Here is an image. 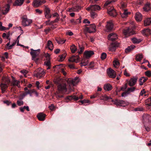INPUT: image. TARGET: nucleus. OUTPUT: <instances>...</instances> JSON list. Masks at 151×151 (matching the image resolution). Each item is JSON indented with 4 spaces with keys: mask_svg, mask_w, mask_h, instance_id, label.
Returning a JSON list of instances; mask_svg holds the SVG:
<instances>
[{
    "mask_svg": "<svg viewBox=\"0 0 151 151\" xmlns=\"http://www.w3.org/2000/svg\"><path fill=\"white\" fill-rule=\"evenodd\" d=\"M32 22V19H28L26 16H23L22 18V24L24 27L29 26Z\"/></svg>",
    "mask_w": 151,
    "mask_h": 151,
    "instance_id": "nucleus-1",
    "label": "nucleus"
},
{
    "mask_svg": "<svg viewBox=\"0 0 151 151\" xmlns=\"http://www.w3.org/2000/svg\"><path fill=\"white\" fill-rule=\"evenodd\" d=\"M85 30L89 33H92L95 32L96 31V27L95 24H92L88 27H85Z\"/></svg>",
    "mask_w": 151,
    "mask_h": 151,
    "instance_id": "nucleus-2",
    "label": "nucleus"
},
{
    "mask_svg": "<svg viewBox=\"0 0 151 151\" xmlns=\"http://www.w3.org/2000/svg\"><path fill=\"white\" fill-rule=\"evenodd\" d=\"M138 79L137 77H133L129 80H127V81L128 85L130 86H134L137 83Z\"/></svg>",
    "mask_w": 151,
    "mask_h": 151,
    "instance_id": "nucleus-3",
    "label": "nucleus"
},
{
    "mask_svg": "<svg viewBox=\"0 0 151 151\" xmlns=\"http://www.w3.org/2000/svg\"><path fill=\"white\" fill-rule=\"evenodd\" d=\"M114 103L117 106H125L128 104V102L122 100H116Z\"/></svg>",
    "mask_w": 151,
    "mask_h": 151,
    "instance_id": "nucleus-4",
    "label": "nucleus"
},
{
    "mask_svg": "<svg viewBox=\"0 0 151 151\" xmlns=\"http://www.w3.org/2000/svg\"><path fill=\"white\" fill-rule=\"evenodd\" d=\"M144 124H149L151 126V116L148 114H145L143 116Z\"/></svg>",
    "mask_w": 151,
    "mask_h": 151,
    "instance_id": "nucleus-5",
    "label": "nucleus"
},
{
    "mask_svg": "<svg viewBox=\"0 0 151 151\" xmlns=\"http://www.w3.org/2000/svg\"><path fill=\"white\" fill-rule=\"evenodd\" d=\"M66 86L65 84H59L58 86V91L62 93H65L67 90Z\"/></svg>",
    "mask_w": 151,
    "mask_h": 151,
    "instance_id": "nucleus-6",
    "label": "nucleus"
},
{
    "mask_svg": "<svg viewBox=\"0 0 151 151\" xmlns=\"http://www.w3.org/2000/svg\"><path fill=\"white\" fill-rule=\"evenodd\" d=\"M37 72L34 74V76L38 78H40L42 77L45 73L44 70L41 68H38L37 70Z\"/></svg>",
    "mask_w": 151,
    "mask_h": 151,
    "instance_id": "nucleus-7",
    "label": "nucleus"
},
{
    "mask_svg": "<svg viewBox=\"0 0 151 151\" xmlns=\"http://www.w3.org/2000/svg\"><path fill=\"white\" fill-rule=\"evenodd\" d=\"M45 2L46 1L45 0H34L33 5L34 7H37Z\"/></svg>",
    "mask_w": 151,
    "mask_h": 151,
    "instance_id": "nucleus-8",
    "label": "nucleus"
},
{
    "mask_svg": "<svg viewBox=\"0 0 151 151\" xmlns=\"http://www.w3.org/2000/svg\"><path fill=\"white\" fill-rule=\"evenodd\" d=\"M107 12L110 16L113 17H115L117 15V13L113 7L110 8L108 9Z\"/></svg>",
    "mask_w": 151,
    "mask_h": 151,
    "instance_id": "nucleus-9",
    "label": "nucleus"
},
{
    "mask_svg": "<svg viewBox=\"0 0 151 151\" xmlns=\"http://www.w3.org/2000/svg\"><path fill=\"white\" fill-rule=\"evenodd\" d=\"M30 50L31 51L30 53L32 57V59H34L38 55L40 52V49L34 50L33 49H31Z\"/></svg>",
    "mask_w": 151,
    "mask_h": 151,
    "instance_id": "nucleus-10",
    "label": "nucleus"
},
{
    "mask_svg": "<svg viewBox=\"0 0 151 151\" xmlns=\"http://www.w3.org/2000/svg\"><path fill=\"white\" fill-rule=\"evenodd\" d=\"M123 33L125 35L127 36H129L134 34V32L132 29L129 28L124 29L123 31Z\"/></svg>",
    "mask_w": 151,
    "mask_h": 151,
    "instance_id": "nucleus-11",
    "label": "nucleus"
},
{
    "mask_svg": "<svg viewBox=\"0 0 151 151\" xmlns=\"http://www.w3.org/2000/svg\"><path fill=\"white\" fill-rule=\"evenodd\" d=\"M107 73L108 76L110 78H114L116 77V73L113 69L109 68L107 70Z\"/></svg>",
    "mask_w": 151,
    "mask_h": 151,
    "instance_id": "nucleus-12",
    "label": "nucleus"
},
{
    "mask_svg": "<svg viewBox=\"0 0 151 151\" xmlns=\"http://www.w3.org/2000/svg\"><path fill=\"white\" fill-rule=\"evenodd\" d=\"M113 25L112 21H110L108 22L106 26V31L108 32L110 31L113 28Z\"/></svg>",
    "mask_w": 151,
    "mask_h": 151,
    "instance_id": "nucleus-13",
    "label": "nucleus"
},
{
    "mask_svg": "<svg viewBox=\"0 0 151 151\" xmlns=\"http://www.w3.org/2000/svg\"><path fill=\"white\" fill-rule=\"evenodd\" d=\"M50 10L47 6H45V15L46 18L49 19L51 17V14H50Z\"/></svg>",
    "mask_w": 151,
    "mask_h": 151,
    "instance_id": "nucleus-14",
    "label": "nucleus"
},
{
    "mask_svg": "<svg viewBox=\"0 0 151 151\" xmlns=\"http://www.w3.org/2000/svg\"><path fill=\"white\" fill-rule=\"evenodd\" d=\"M108 37L109 40L111 41H114L118 38L117 35L114 33H112L109 34Z\"/></svg>",
    "mask_w": 151,
    "mask_h": 151,
    "instance_id": "nucleus-15",
    "label": "nucleus"
},
{
    "mask_svg": "<svg viewBox=\"0 0 151 151\" xmlns=\"http://www.w3.org/2000/svg\"><path fill=\"white\" fill-rule=\"evenodd\" d=\"M94 54L93 51H85L84 53V57L87 58H90Z\"/></svg>",
    "mask_w": 151,
    "mask_h": 151,
    "instance_id": "nucleus-16",
    "label": "nucleus"
},
{
    "mask_svg": "<svg viewBox=\"0 0 151 151\" xmlns=\"http://www.w3.org/2000/svg\"><path fill=\"white\" fill-rule=\"evenodd\" d=\"M79 57L78 56H73L69 60V61L70 62H75L77 63L79 60Z\"/></svg>",
    "mask_w": 151,
    "mask_h": 151,
    "instance_id": "nucleus-17",
    "label": "nucleus"
},
{
    "mask_svg": "<svg viewBox=\"0 0 151 151\" xmlns=\"http://www.w3.org/2000/svg\"><path fill=\"white\" fill-rule=\"evenodd\" d=\"M0 86L1 90L2 93H4L7 89L8 86L6 83H4L2 82L1 83Z\"/></svg>",
    "mask_w": 151,
    "mask_h": 151,
    "instance_id": "nucleus-18",
    "label": "nucleus"
},
{
    "mask_svg": "<svg viewBox=\"0 0 151 151\" xmlns=\"http://www.w3.org/2000/svg\"><path fill=\"white\" fill-rule=\"evenodd\" d=\"M135 19L137 22L141 21L142 19V14L139 12H137L135 14Z\"/></svg>",
    "mask_w": 151,
    "mask_h": 151,
    "instance_id": "nucleus-19",
    "label": "nucleus"
},
{
    "mask_svg": "<svg viewBox=\"0 0 151 151\" xmlns=\"http://www.w3.org/2000/svg\"><path fill=\"white\" fill-rule=\"evenodd\" d=\"M81 6H76L74 7L69 9V11L70 12H78L81 9Z\"/></svg>",
    "mask_w": 151,
    "mask_h": 151,
    "instance_id": "nucleus-20",
    "label": "nucleus"
},
{
    "mask_svg": "<svg viewBox=\"0 0 151 151\" xmlns=\"http://www.w3.org/2000/svg\"><path fill=\"white\" fill-rule=\"evenodd\" d=\"M45 115L42 113H40L37 115V117L38 119L40 121H44L45 120Z\"/></svg>",
    "mask_w": 151,
    "mask_h": 151,
    "instance_id": "nucleus-21",
    "label": "nucleus"
},
{
    "mask_svg": "<svg viewBox=\"0 0 151 151\" xmlns=\"http://www.w3.org/2000/svg\"><path fill=\"white\" fill-rule=\"evenodd\" d=\"M118 46V45H117L116 43H113L111 45L109 50L112 51H114L116 50V47Z\"/></svg>",
    "mask_w": 151,
    "mask_h": 151,
    "instance_id": "nucleus-22",
    "label": "nucleus"
},
{
    "mask_svg": "<svg viewBox=\"0 0 151 151\" xmlns=\"http://www.w3.org/2000/svg\"><path fill=\"white\" fill-rule=\"evenodd\" d=\"M19 83L20 82L19 81L14 79L12 82L11 85L14 86H17L19 87L20 86Z\"/></svg>",
    "mask_w": 151,
    "mask_h": 151,
    "instance_id": "nucleus-23",
    "label": "nucleus"
},
{
    "mask_svg": "<svg viewBox=\"0 0 151 151\" xmlns=\"http://www.w3.org/2000/svg\"><path fill=\"white\" fill-rule=\"evenodd\" d=\"M70 82L73 86H75L79 82L78 77H76L74 79L71 80Z\"/></svg>",
    "mask_w": 151,
    "mask_h": 151,
    "instance_id": "nucleus-24",
    "label": "nucleus"
},
{
    "mask_svg": "<svg viewBox=\"0 0 151 151\" xmlns=\"http://www.w3.org/2000/svg\"><path fill=\"white\" fill-rule=\"evenodd\" d=\"M24 0H16L15 2L13 4L14 6H20L23 3Z\"/></svg>",
    "mask_w": 151,
    "mask_h": 151,
    "instance_id": "nucleus-25",
    "label": "nucleus"
},
{
    "mask_svg": "<svg viewBox=\"0 0 151 151\" xmlns=\"http://www.w3.org/2000/svg\"><path fill=\"white\" fill-rule=\"evenodd\" d=\"M112 86L109 84H106L104 85V89L106 91H109L112 89Z\"/></svg>",
    "mask_w": 151,
    "mask_h": 151,
    "instance_id": "nucleus-26",
    "label": "nucleus"
},
{
    "mask_svg": "<svg viewBox=\"0 0 151 151\" xmlns=\"http://www.w3.org/2000/svg\"><path fill=\"white\" fill-rule=\"evenodd\" d=\"M47 47L51 51L53 49V45L51 41L48 40V41Z\"/></svg>",
    "mask_w": 151,
    "mask_h": 151,
    "instance_id": "nucleus-27",
    "label": "nucleus"
},
{
    "mask_svg": "<svg viewBox=\"0 0 151 151\" xmlns=\"http://www.w3.org/2000/svg\"><path fill=\"white\" fill-rule=\"evenodd\" d=\"M2 81L3 83H6L7 85L10 82V80L7 77H3L2 79Z\"/></svg>",
    "mask_w": 151,
    "mask_h": 151,
    "instance_id": "nucleus-28",
    "label": "nucleus"
},
{
    "mask_svg": "<svg viewBox=\"0 0 151 151\" xmlns=\"http://www.w3.org/2000/svg\"><path fill=\"white\" fill-rule=\"evenodd\" d=\"M151 24V18H147L144 21V24L145 26L149 25Z\"/></svg>",
    "mask_w": 151,
    "mask_h": 151,
    "instance_id": "nucleus-29",
    "label": "nucleus"
},
{
    "mask_svg": "<svg viewBox=\"0 0 151 151\" xmlns=\"http://www.w3.org/2000/svg\"><path fill=\"white\" fill-rule=\"evenodd\" d=\"M101 9L100 7L97 5H91V11H96L99 10Z\"/></svg>",
    "mask_w": 151,
    "mask_h": 151,
    "instance_id": "nucleus-30",
    "label": "nucleus"
},
{
    "mask_svg": "<svg viewBox=\"0 0 151 151\" xmlns=\"http://www.w3.org/2000/svg\"><path fill=\"white\" fill-rule=\"evenodd\" d=\"M150 3L147 2L145 5L143 7V9L146 12L150 10Z\"/></svg>",
    "mask_w": 151,
    "mask_h": 151,
    "instance_id": "nucleus-31",
    "label": "nucleus"
},
{
    "mask_svg": "<svg viewBox=\"0 0 151 151\" xmlns=\"http://www.w3.org/2000/svg\"><path fill=\"white\" fill-rule=\"evenodd\" d=\"M135 47V46L134 45H131L130 46L128 47L127 48L125 49V52L127 53H128L133 50Z\"/></svg>",
    "mask_w": 151,
    "mask_h": 151,
    "instance_id": "nucleus-32",
    "label": "nucleus"
},
{
    "mask_svg": "<svg viewBox=\"0 0 151 151\" xmlns=\"http://www.w3.org/2000/svg\"><path fill=\"white\" fill-rule=\"evenodd\" d=\"M142 33L143 35H148L151 34V31L149 29L147 28L143 30Z\"/></svg>",
    "mask_w": 151,
    "mask_h": 151,
    "instance_id": "nucleus-33",
    "label": "nucleus"
},
{
    "mask_svg": "<svg viewBox=\"0 0 151 151\" xmlns=\"http://www.w3.org/2000/svg\"><path fill=\"white\" fill-rule=\"evenodd\" d=\"M131 87L128 88L127 91L129 94L130 93L134 92L136 89V87H135L131 86Z\"/></svg>",
    "mask_w": 151,
    "mask_h": 151,
    "instance_id": "nucleus-34",
    "label": "nucleus"
},
{
    "mask_svg": "<svg viewBox=\"0 0 151 151\" xmlns=\"http://www.w3.org/2000/svg\"><path fill=\"white\" fill-rule=\"evenodd\" d=\"M67 99L69 100H71L72 99L74 100L75 101H77L78 100V98L76 97V96H72L67 97L65 99Z\"/></svg>",
    "mask_w": 151,
    "mask_h": 151,
    "instance_id": "nucleus-35",
    "label": "nucleus"
},
{
    "mask_svg": "<svg viewBox=\"0 0 151 151\" xmlns=\"http://www.w3.org/2000/svg\"><path fill=\"white\" fill-rule=\"evenodd\" d=\"M147 80V78L145 77H142L139 80V82H140L139 85H142L143 83L145 82Z\"/></svg>",
    "mask_w": 151,
    "mask_h": 151,
    "instance_id": "nucleus-36",
    "label": "nucleus"
},
{
    "mask_svg": "<svg viewBox=\"0 0 151 151\" xmlns=\"http://www.w3.org/2000/svg\"><path fill=\"white\" fill-rule=\"evenodd\" d=\"M70 49L73 53H75L77 49L76 46L74 45H73L70 46Z\"/></svg>",
    "mask_w": 151,
    "mask_h": 151,
    "instance_id": "nucleus-37",
    "label": "nucleus"
},
{
    "mask_svg": "<svg viewBox=\"0 0 151 151\" xmlns=\"http://www.w3.org/2000/svg\"><path fill=\"white\" fill-rule=\"evenodd\" d=\"M145 104L148 106H151V97L146 99L145 101Z\"/></svg>",
    "mask_w": 151,
    "mask_h": 151,
    "instance_id": "nucleus-38",
    "label": "nucleus"
},
{
    "mask_svg": "<svg viewBox=\"0 0 151 151\" xmlns=\"http://www.w3.org/2000/svg\"><path fill=\"white\" fill-rule=\"evenodd\" d=\"M88 63V60L86 61L84 60V59H82L81 62L80 63V64L81 66H82L86 65Z\"/></svg>",
    "mask_w": 151,
    "mask_h": 151,
    "instance_id": "nucleus-39",
    "label": "nucleus"
},
{
    "mask_svg": "<svg viewBox=\"0 0 151 151\" xmlns=\"http://www.w3.org/2000/svg\"><path fill=\"white\" fill-rule=\"evenodd\" d=\"M132 41L133 43L135 44H138L141 42L140 39H137L135 38L132 39Z\"/></svg>",
    "mask_w": 151,
    "mask_h": 151,
    "instance_id": "nucleus-40",
    "label": "nucleus"
},
{
    "mask_svg": "<svg viewBox=\"0 0 151 151\" xmlns=\"http://www.w3.org/2000/svg\"><path fill=\"white\" fill-rule=\"evenodd\" d=\"M128 14V12L127 10L125 9L124 10L123 13L121 14V16L122 18H124L126 17Z\"/></svg>",
    "mask_w": 151,
    "mask_h": 151,
    "instance_id": "nucleus-41",
    "label": "nucleus"
},
{
    "mask_svg": "<svg viewBox=\"0 0 151 151\" xmlns=\"http://www.w3.org/2000/svg\"><path fill=\"white\" fill-rule=\"evenodd\" d=\"M143 55L142 54H139L136 56V60L137 61H140L143 58Z\"/></svg>",
    "mask_w": 151,
    "mask_h": 151,
    "instance_id": "nucleus-42",
    "label": "nucleus"
},
{
    "mask_svg": "<svg viewBox=\"0 0 151 151\" xmlns=\"http://www.w3.org/2000/svg\"><path fill=\"white\" fill-rule=\"evenodd\" d=\"M144 126L145 127V129L147 131L149 132L150 130V127H151V126L149 124H144Z\"/></svg>",
    "mask_w": 151,
    "mask_h": 151,
    "instance_id": "nucleus-43",
    "label": "nucleus"
},
{
    "mask_svg": "<svg viewBox=\"0 0 151 151\" xmlns=\"http://www.w3.org/2000/svg\"><path fill=\"white\" fill-rule=\"evenodd\" d=\"M34 92V90H28L27 91L25 92V93L23 94L24 96H25L26 95L29 94L30 96H31V94Z\"/></svg>",
    "mask_w": 151,
    "mask_h": 151,
    "instance_id": "nucleus-44",
    "label": "nucleus"
},
{
    "mask_svg": "<svg viewBox=\"0 0 151 151\" xmlns=\"http://www.w3.org/2000/svg\"><path fill=\"white\" fill-rule=\"evenodd\" d=\"M44 64L48 67L47 68V70L50 69V61L48 60L45 61L44 63Z\"/></svg>",
    "mask_w": 151,
    "mask_h": 151,
    "instance_id": "nucleus-45",
    "label": "nucleus"
},
{
    "mask_svg": "<svg viewBox=\"0 0 151 151\" xmlns=\"http://www.w3.org/2000/svg\"><path fill=\"white\" fill-rule=\"evenodd\" d=\"M113 63L114 66L116 68H117L119 65V61L116 60H114L113 62Z\"/></svg>",
    "mask_w": 151,
    "mask_h": 151,
    "instance_id": "nucleus-46",
    "label": "nucleus"
},
{
    "mask_svg": "<svg viewBox=\"0 0 151 151\" xmlns=\"http://www.w3.org/2000/svg\"><path fill=\"white\" fill-rule=\"evenodd\" d=\"M127 83L124 84V85L122 87L120 90H119V91H124L127 88Z\"/></svg>",
    "mask_w": 151,
    "mask_h": 151,
    "instance_id": "nucleus-47",
    "label": "nucleus"
},
{
    "mask_svg": "<svg viewBox=\"0 0 151 151\" xmlns=\"http://www.w3.org/2000/svg\"><path fill=\"white\" fill-rule=\"evenodd\" d=\"M80 50L78 52L79 54H81L82 53L84 50V47L83 46H81L80 45H79Z\"/></svg>",
    "mask_w": 151,
    "mask_h": 151,
    "instance_id": "nucleus-48",
    "label": "nucleus"
},
{
    "mask_svg": "<svg viewBox=\"0 0 151 151\" xmlns=\"http://www.w3.org/2000/svg\"><path fill=\"white\" fill-rule=\"evenodd\" d=\"M145 91L144 89H143L142 90L140 93V96H147V94H145Z\"/></svg>",
    "mask_w": 151,
    "mask_h": 151,
    "instance_id": "nucleus-49",
    "label": "nucleus"
},
{
    "mask_svg": "<svg viewBox=\"0 0 151 151\" xmlns=\"http://www.w3.org/2000/svg\"><path fill=\"white\" fill-rule=\"evenodd\" d=\"M107 55L106 53L103 52L102 53L101 55V60H103L105 59Z\"/></svg>",
    "mask_w": 151,
    "mask_h": 151,
    "instance_id": "nucleus-50",
    "label": "nucleus"
},
{
    "mask_svg": "<svg viewBox=\"0 0 151 151\" xmlns=\"http://www.w3.org/2000/svg\"><path fill=\"white\" fill-rule=\"evenodd\" d=\"M10 42H9L6 45L7 48L9 50L12 49L13 47V46H12V45H10Z\"/></svg>",
    "mask_w": 151,
    "mask_h": 151,
    "instance_id": "nucleus-51",
    "label": "nucleus"
},
{
    "mask_svg": "<svg viewBox=\"0 0 151 151\" xmlns=\"http://www.w3.org/2000/svg\"><path fill=\"white\" fill-rule=\"evenodd\" d=\"M81 17H80L79 18L77 19L75 22H74V24H77L78 23H80L81 22Z\"/></svg>",
    "mask_w": 151,
    "mask_h": 151,
    "instance_id": "nucleus-52",
    "label": "nucleus"
},
{
    "mask_svg": "<svg viewBox=\"0 0 151 151\" xmlns=\"http://www.w3.org/2000/svg\"><path fill=\"white\" fill-rule=\"evenodd\" d=\"M56 41L57 43L59 44H63L65 42V40H56Z\"/></svg>",
    "mask_w": 151,
    "mask_h": 151,
    "instance_id": "nucleus-53",
    "label": "nucleus"
},
{
    "mask_svg": "<svg viewBox=\"0 0 151 151\" xmlns=\"http://www.w3.org/2000/svg\"><path fill=\"white\" fill-rule=\"evenodd\" d=\"M145 75L148 77H150L151 76V71L148 70L145 72Z\"/></svg>",
    "mask_w": 151,
    "mask_h": 151,
    "instance_id": "nucleus-54",
    "label": "nucleus"
},
{
    "mask_svg": "<svg viewBox=\"0 0 151 151\" xmlns=\"http://www.w3.org/2000/svg\"><path fill=\"white\" fill-rule=\"evenodd\" d=\"M20 72L23 74L24 76H25V77H26V75L27 73H28V71L26 70H20Z\"/></svg>",
    "mask_w": 151,
    "mask_h": 151,
    "instance_id": "nucleus-55",
    "label": "nucleus"
},
{
    "mask_svg": "<svg viewBox=\"0 0 151 151\" xmlns=\"http://www.w3.org/2000/svg\"><path fill=\"white\" fill-rule=\"evenodd\" d=\"M18 105L19 106H21L24 104V102L22 100H18L17 101Z\"/></svg>",
    "mask_w": 151,
    "mask_h": 151,
    "instance_id": "nucleus-56",
    "label": "nucleus"
},
{
    "mask_svg": "<svg viewBox=\"0 0 151 151\" xmlns=\"http://www.w3.org/2000/svg\"><path fill=\"white\" fill-rule=\"evenodd\" d=\"M129 94V93L127 91H126V92H124L122 94V96L123 97H125L127 96Z\"/></svg>",
    "mask_w": 151,
    "mask_h": 151,
    "instance_id": "nucleus-57",
    "label": "nucleus"
},
{
    "mask_svg": "<svg viewBox=\"0 0 151 151\" xmlns=\"http://www.w3.org/2000/svg\"><path fill=\"white\" fill-rule=\"evenodd\" d=\"M91 17L93 18H94L97 16L96 13L94 12H91Z\"/></svg>",
    "mask_w": 151,
    "mask_h": 151,
    "instance_id": "nucleus-58",
    "label": "nucleus"
},
{
    "mask_svg": "<svg viewBox=\"0 0 151 151\" xmlns=\"http://www.w3.org/2000/svg\"><path fill=\"white\" fill-rule=\"evenodd\" d=\"M65 55H61L60 56V59L59 60V61H62L65 59Z\"/></svg>",
    "mask_w": 151,
    "mask_h": 151,
    "instance_id": "nucleus-59",
    "label": "nucleus"
},
{
    "mask_svg": "<svg viewBox=\"0 0 151 151\" xmlns=\"http://www.w3.org/2000/svg\"><path fill=\"white\" fill-rule=\"evenodd\" d=\"M9 29V28L6 27H5L3 26L2 25L0 27V30L1 31H3L5 30H8Z\"/></svg>",
    "mask_w": 151,
    "mask_h": 151,
    "instance_id": "nucleus-60",
    "label": "nucleus"
},
{
    "mask_svg": "<svg viewBox=\"0 0 151 151\" xmlns=\"http://www.w3.org/2000/svg\"><path fill=\"white\" fill-rule=\"evenodd\" d=\"M127 6V4L125 3L122 2L121 3V8L122 9H123L125 8Z\"/></svg>",
    "mask_w": 151,
    "mask_h": 151,
    "instance_id": "nucleus-61",
    "label": "nucleus"
},
{
    "mask_svg": "<svg viewBox=\"0 0 151 151\" xmlns=\"http://www.w3.org/2000/svg\"><path fill=\"white\" fill-rule=\"evenodd\" d=\"M35 11L38 14H41L42 12V10H40L39 9H37L35 10Z\"/></svg>",
    "mask_w": 151,
    "mask_h": 151,
    "instance_id": "nucleus-62",
    "label": "nucleus"
},
{
    "mask_svg": "<svg viewBox=\"0 0 151 151\" xmlns=\"http://www.w3.org/2000/svg\"><path fill=\"white\" fill-rule=\"evenodd\" d=\"M81 102L82 104H86V103H88L90 102V101L88 100H84L83 101H81Z\"/></svg>",
    "mask_w": 151,
    "mask_h": 151,
    "instance_id": "nucleus-63",
    "label": "nucleus"
},
{
    "mask_svg": "<svg viewBox=\"0 0 151 151\" xmlns=\"http://www.w3.org/2000/svg\"><path fill=\"white\" fill-rule=\"evenodd\" d=\"M69 67L71 69H76L74 66L73 64H70L68 65Z\"/></svg>",
    "mask_w": 151,
    "mask_h": 151,
    "instance_id": "nucleus-64",
    "label": "nucleus"
}]
</instances>
